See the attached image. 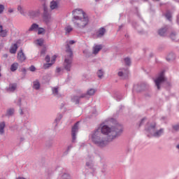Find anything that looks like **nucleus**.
Instances as JSON below:
<instances>
[{
	"instance_id": "f257e3e1",
	"label": "nucleus",
	"mask_w": 179,
	"mask_h": 179,
	"mask_svg": "<svg viewBox=\"0 0 179 179\" xmlns=\"http://www.w3.org/2000/svg\"><path fill=\"white\" fill-rule=\"evenodd\" d=\"M101 134L107 135L108 141L115 139L117 136H120L122 134V127L121 124H116L115 127H109L103 124L100 126Z\"/></svg>"
},
{
	"instance_id": "f03ea898",
	"label": "nucleus",
	"mask_w": 179,
	"mask_h": 179,
	"mask_svg": "<svg viewBox=\"0 0 179 179\" xmlns=\"http://www.w3.org/2000/svg\"><path fill=\"white\" fill-rule=\"evenodd\" d=\"M75 41L71 40L69 41V43L66 45V55L65 56L64 62V68L68 72H70L71 68H72V62H73V52L72 51V49L71 48L70 45L75 44Z\"/></svg>"
},
{
	"instance_id": "7ed1b4c3",
	"label": "nucleus",
	"mask_w": 179,
	"mask_h": 179,
	"mask_svg": "<svg viewBox=\"0 0 179 179\" xmlns=\"http://www.w3.org/2000/svg\"><path fill=\"white\" fill-rule=\"evenodd\" d=\"M90 22V20L89 16L84 15V17H81V18H78L76 21H73V23L77 29H86L87 26H89V23Z\"/></svg>"
},
{
	"instance_id": "20e7f679",
	"label": "nucleus",
	"mask_w": 179,
	"mask_h": 179,
	"mask_svg": "<svg viewBox=\"0 0 179 179\" xmlns=\"http://www.w3.org/2000/svg\"><path fill=\"white\" fill-rule=\"evenodd\" d=\"M92 142L101 148H103L107 143V141L103 140V136L99 132V130H96L92 135Z\"/></svg>"
},
{
	"instance_id": "39448f33",
	"label": "nucleus",
	"mask_w": 179,
	"mask_h": 179,
	"mask_svg": "<svg viewBox=\"0 0 179 179\" xmlns=\"http://www.w3.org/2000/svg\"><path fill=\"white\" fill-rule=\"evenodd\" d=\"M73 13V18L72 22H75L76 20H78V19H80L81 17H83L86 16L87 14L83 11V10L80 8H76L74 10L72 11Z\"/></svg>"
},
{
	"instance_id": "423d86ee",
	"label": "nucleus",
	"mask_w": 179,
	"mask_h": 179,
	"mask_svg": "<svg viewBox=\"0 0 179 179\" xmlns=\"http://www.w3.org/2000/svg\"><path fill=\"white\" fill-rule=\"evenodd\" d=\"M43 20L45 23H50V20H51V14L48 12V6L47 4H43Z\"/></svg>"
},
{
	"instance_id": "0eeeda50",
	"label": "nucleus",
	"mask_w": 179,
	"mask_h": 179,
	"mask_svg": "<svg viewBox=\"0 0 179 179\" xmlns=\"http://www.w3.org/2000/svg\"><path fill=\"white\" fill-rule=\"evenodd\" d=\"M89 96H90V90H87L86 94H82L80 96H74L72 98V101L76 104H79L82 99H87L89 100Z\"/></svg>"
},
{
	"instance_id": "6e6552de",
	"label": "nucleus",
	"mask_w": 179,
	"mask_h": 179,
	"mask_svg": "<svg viewBox=\"0 0 179 179\" xmlns=\"http://www.w3.org/2000/svg\"><path fill=\"white\" fill-rule=\"evenodd\" d=\"M79 132V122L75 123V124L71 128V136H72V142L75 143L76 141V134Z\"/></svg>"
},
{
	"instance_id": "1a4fd4ad",
	"label": "nucleus",
	"mask_w": 179,
	"mask_h": 179,
	"mask_svg": "<svg viewBox=\"0 0 179 179\" xmlns=\"http://www.w3.org/2000/svg\"><path fill=\"white\" fill-rule=\"evenodd\" d=\"M164 71H162L160 73L159 77L155 80V85L159 90H160V84L163 83L164 82Z\"/></svg>"
},
{
	"instance_id": "9d476101",
	"label": "nucleus",
	"mask_w": 179,
	"mask_h": 179,
	"mask_svg": "<svg viewBox=\"0 0 179 179\" xmlns=\"http://www.w3.org/2000/svg\"><path fill=\"white\" fill-rule=\"evenodd\" d=\"M101 50H103V45L94 44L92 47V54L94 55H97V54L100 52Z\"/></svg>"
},
{
	"instance_id": "9b49d317",
	"label": "nucleus",
	"mask_w": 179,
	"mask_h": 179,
	"mask_svg": "<svg viewBox=\"0 0 179 179\" xmlns=\"http://www.w3.org/2000/svg\"><path fill=\"white\" fill-rule=\"evenodd\" d=\"M16 89H17V83H10L8 87L6 88V91L10 92V93H13Z\"/></svg>"
},
{
	"instance_id": "f8f14e48",
	"label": "nucleus",
	"mask_w": 179,
	"mask_h": 179,
	"mask_svg": "<svg viewBox=\"0 0 179 179\" xmlns=\"http://www.w3.org/2000/svg\"><path fill=\"white\" fill-rule=\"evenodd\" d=\"M17 59L20 61V62H23V61L26 60V55H24L23 50L22 49H20V50L17 53Z\"/></svg>"
},
{
	"instance_id": "ddd939ff",
	"label": "nucleus",
	"mask_w": 179,
	"mask_h": 179,
	"mask_svg": "<svg viewBox=\"0 0 179 179\" xmlns=\"http://www.w3.org/2000/svg\"><path fill=\"white\" fill-rule=\"evenodd\" d=\"M52 94L53 96H55V97H61V94H59V87H52Z\"/></svg>"
},
{
	"instance_id": "4468645a",
	"label": "nucleus",
	"mask_w": 179,
	"mask_h": 179,
	"mask_svg": "<svg viewBox=\"0 0 179 179\" xmlns=\"http://www.w3.org/2000/svg\"><path fill=\"white\" fill-rule=\"evenodd\" d=\"M29 16H30V17L32 19H34V17H38V16H40V10H38L36 11H29Z\"/></svg>"
},
{
	"instance_id": "2eb2a0df",
	"label": "nucleus",
	"mask_w": 179,
	"mask_h": 179,
	"mask_svg": "<svg viewBox=\"0 0 179 179\" xmlns=\"http://www.w3.org/2000/svg\"><path fill=\"white\" fill-rule=\"evenodd\" d=\"M50 8L51 10L58 9V8H59V6H58V1H52L50 4Z\"/></svg>"
},
{
	"instance_id": "dca6fc26",
	"label": "nucleus",
	"mask_w": 179,
	"mask_h": 179,
	"mask_svg": "<svg viewBox=\"0 0 179 179\" xmlns=\"http://www.w3.org/2000/svg\"><path fill=\"white\" fill-rule=\"evenodd\" d=\"M105 34H106V29H104V27H101L96 32V37L98 38L103 37V36H104Z\"/></svg>"
},
{
	"instance_id": "f3484780",
	"label": "nucleus",
	"mask_w": 179,
	"mask_h": 179,
	"mask_svg": "<svg viewBox=\"0 0 179 179\" xmlns=\"http://www.w3.org/2000/svg\"><path fill=\"white\" fill-rule=\"evenodd\" d=\"M118 76H121L122 79H127L128 77V71L127 69L123 70V71L118 72Z\"/></svg>"
},
{
	"instance_id": "a211bd4d",
	"label": "nucleus",
	"mask_w": 179,
	"mask_h": 179,
	"mask_svg": "<svg viewBox=\"0 0 179 179\" xmlns=\"http://www.w3.org/2000/svg\"><path fill=\"white\" fill-rule=\"evenodd\" d=\"M6 36H8V30L3 29V27L0 25V36L6 37Z\"/></svg>"
},
{
	"instance_id": "6ab92c4d",
	"label": "nucleus",
	"mask_w": 179,
	"mask_h": 179,
	"mask_svg": "<svg viewBox=\"0 0 179 179\" xmlns=\"http://www.w3.org/2000/svg\"><path fill=\"white\" fill-rule=\"evenodd\" d=\"M55 56H54L52 57V59L51 60V63H47L43 64V68L44 69H48V68L51 67L52 66V64H54V62H55Z\"/></svg>"
},
{
	"instance_id": "aec40b11",
	"label": "nucleus",
	"mask_w": 179,
	"mask_h": 179,
	"mask_svg": "<svg viewBox=\"0 0 179 179\" xmlns=\"http://www.w3.org/2000/svg\"><path fill=\"white\" fill-rule=\"evenodd\" d=\"M5 122H0V135H3L5 134V127H6Z\"/></svg>"
},
{
	"instance_id": "412c9836",
	"label": "nucleus",
	"mask_w": 179,
	"mask_h": 179,
	"mask_svg": "<svg viewBox=\"0 0 179 179\" xmlns=\"http://www.w3.org/2000/svg\"><path fill=\"white\" fill-rule=\"evenodd\" d=\"M15 114V108H11L7 110L6 115L7 117H12Z\"/></svg>"
},
{
	"instance_id": "4be33fe9",
	"label": "nucleus",
	"mask_w": 179,
	"mask_h": 179,
	"mask_svg": "<svg viewBox=\"0 0 179 179\" xmlns=\"http://www.w3.org/2000/svg\"><path fill=\"white\" fill-rule=\"evenodd\" d=\"M16 51H17V43H15L13 45L11 46L10 48V54H16Z\"/></svg>"
},
{
	"instance_id": "5701e85b",
	"label": "nucleus",
	"mask_w": 179,
	"mask_h": 179,
	"mask_svg": "<svg viewBox=\"0 0 179 179\" xmlns=\"http://www.w3.org/2000/svg\"><path fill=\"white\" fill-rule=\"evenodd\" d=\"M33 89H35V90L40 89V81H38V80H36L33 82Z\"/></svg>"
},
{
	"instance_id": "b1692460",
	"label": "nucleus",
	"mask_w": 179,
	"mask_h": 179,
	"mask_svg": "<svg viewBox=\"0 0 179 179\" xmlns=\"http://www.w3.org/2000/svg\"><path fill=\"white\" fill-rule=\"evenodd\" d=\"M38 29V24L36 23H34L31 25L29 29H28V31H34Z\"/></svg>"
},
{
	"instance_id": "393cba45",
	"label": "nucleus",
	"mask_w": 179,
	"mask_h": 179,
	"mask_svg": "<svg viewBox=\"0 0 179 179\" xmlns=\"http://www.w3.org/2000/svg\"><path fill=\"white\" fill-rule=\"evenodd\" d=\"M17 68H19V64H17V62L13 63L10 66L11 72H15V71H17Z\"/></svg>"
},
{
	"instance_id": "a878e982",
	"label": "nucleus",
	"mask_w": 179,
	"mask_h": 179,
	"mask_svg": "<svg viewBox=\"0 0 179 179\" xmlns=\"http://www.w3.org/2000/svg\"><path fill=\"white\" fill-rule=\"evenodd\" d=\"M72 30H73V28H72V27L71 25H68L67 27H66L64 28L66 36H68V34H69V33H71V31H72Z\"/></svg>"
},
{
	"instance_id": "bb28decb",
	"label": "nucleus",
	"mask_w": 179,
	"mask_h": 179,
	"mask_svg": "<svg viewBox=\"0 0 179 179\" xmlns=\"http://www.w3.org/2000/svg\"><path fill=\"white\" fill-rule=\"evenodd\" d=\"M83 55L85 58H90V51L89 49H85L83 50Z\"/></svg>"
},
{
	"instance_id": "cd10ccee",
	"label": "nucleus",
	"mask_w": 179,
	"mask_h": 179,
	"mask_svg": "<svg viewBox=\"0 0 179 179\" xmlns=\"http://www.w3.org/2000/svg\"><path fill=\"white\" fill-rule=\"evenodd\" d=\"M167 31V29L163 28L159 30L158 33L159 36H166V33Z\"/></svg>"
},
{
	"instance_id": "c85d7f7f",
	"label": "nucleus",
	"mask_w": 179,
	"mask_h": 179,
	"mask_svg": "<svg viewBox=\"0 0 179 179\" xmlns=\"http://www.w3.org/2000/svg\"><path fill=\"white\" fill-rule=\"evenodd\" d=\"M162 135H163V129H161L159 131H156L154 134V136H157V137L162 136Z\"/></svg>"
},
{
	"instance_id": "c756f323",
	"label": "nucleus",
	"mask_w": 179,
	"mask_h": 179,
	"mask_svg": "<svg viewBox=\"0 0 179 179\" xmlns=\"http://www.w3.org/2000/svg\"><path fill=\"white\" fill-rule=\"evenodd\" d=\"M45 33V29L43 27L38 28V34H44Z\"/></svg>"
},
{
	"instance_id": "7c9ffc66",
	"label": "nucleus",
	"mask_w": 179,
	"mask_h": 179,
	"mask_svg": "<svg viewBox=\"0 0 179 179\" xmlns=\"http://www.w3.org/2000/svg\"><path fill=\"white\" fill-rule=\"evenodd\" d=\"M62 179H72V177H71V175L68 173H64L62 176Z\"/></svg>"
},
{
	"instance_id": "2f4dec72",
	"label": "nucleus",
	"mask_w": 179,
	"mask_h": 179,
	"mask_svg": "<svg viewBox=\"0 0 179 179\" xmlns=\"http://www.w3.org/2000/svg\"><path fill=\"white\" fill-rule=\"evenodd\" d=\"M98 78L99 79H101L104 75V72H103V70H99L97 72Z\"/></svg>"
},
{
	"instance_id": "473e14b6",
	"label": "nucleus",
	"mask_w": 179,
	"mask_h": 179,
	"mask_svg": "<svg viewBox=\"0 0 179 179\" xmlns=\"http://www.w3.org/2000/svg\"><path fill=\"white\" fill-rule=\"evenodd\" d=\"M15 103L19 107H22V98H18L17 101H15Z\"/></svg>"
},
{
	"instance_id": "72a5a7b5",
	"label": "nucleus",
	"mask_w": 179,
	"mask_h": 179,
	"mask_svg": "<svg viewBox=\"0 0 179 179\" xmlns=\"http://www.w3.org/2000/svg\"><path fill=\"white\" fill-rule=\"evenodd\" d=\"M17 10L20 12L21 15H24V11L23 10V8H22V6H17Z\"/></svg>"
},
{
	"instance_id": "f704fd0d",
	"label": "nucleus",
	"mask_w": 179,
	"mask_h": 179,
	"mask_svg": "<svg viewBox=\"0 0 179 179\" xmlns=\"http://www.w3.org/2000/svg\"><path fill=\"white\" fill-rule=\"evenodd\" d=\"M124 62L126 65H131V59H129V57L124 58Z\"/></svg>"
},
{
	"instance_id": "c9c22d12",
	"label": "nucleus",
	"mask_w": 179,
	"mask_h": 179,
	"mask_svg": "<svg viewBox=\"0 0 179 179\" xmlns=\"http://www.w3.org/2000/svg\"><path fill=\"white\" fill-rule=\"evenodd\" d=\"M37 43H38V45H39L41 47L43 44H44V39L43 38L37 39Z\"/></svg>"
},
{
	"instance_id": "e433bc0d",
	"label": "nucleus",
	"mask_w": 179,
	"mask_h": 179,
	"mask_svg": "<svg viewBox=\"0 0 179 179\" xmlns=\"http://www.w3.org/2000/svg\"><path fill=\"white\" fill-rule=\"evenodd\" d=\"M61 120H62V114H59L57 115V117L55 119V121L57 123L59 122V121H61Z\"/></svg>"
},
{
	"instance_id": "4c0bfd02",
	"label": "nucleus",
	"mask_w": 179,
	"mask_h": 179,
	"mask_svg": "<svg viewBox=\"0 0 179 179\" xmlns=\"http://www.w3.org/2000/svg\"><path fill=\"white\" fill-rule=\"evenodd\" d=\"M166 19H168V20H171V12H167L165 15Z\"/></svg>"
},
{
	"instance_id": "58836bf2",
	"label": "nucleus",
	"mask_w": 179,
	"mask_h": 179,
	"mask_svg": "<svg viewBox=\"0 0 179 179\" xmlns=\"http://www.w3.org/2000/svg\"><path fill=\"white\" fill-rule=\"evenodd\" d=\"M3 10H5V6L0 4V15L3 13Z\"/></svg>"
},
{
	"instance_id": "ea45409f",
	"label": "nucleus",
	"mask_w": 179,
	"mask_h": 179,
	"mask_svg": "<svg viewBox=\"0 0 179 179\" xmlns=\"http://www.w3.org/2000/svg\"><path fill=\"white\" fill-rule=\"evenodd\" d=\"M170 37H171V38L172 40H176L177 36H176V33L172 32V33L171 34Z\"/></svg>"
},
{
	"instance_id": "a19ab883",
	"label": "nucleus",
	"mask_w": 179,
	"mask_h": 179,
	"mask_svg": "<svg viewBox=\"0 0 179 179\" xmlns=\"http://www.w3.org/2000/svg\"><path fill=\"white\" fill-rule=\"evenodd\" d=\"M96 92H97V90H96V89H91V90H90V96L94 95V94L96 93Z\"/></svg>"
},
{
	"instance_id": "79ce46f5",
	"label": "nucleus",
	"mask_w": 179,
	"mask_h": 179,
	"mask_svg": "<svg viewBox=\"0 0 179 179\" xmlns=\"http://www.w3.org/2000/svg\"><path fill=\"white\" fill-rule=\"evenodd\" d=\"M29 71H31V72H34L36 71V67L32 65L29 67Z\"/></svg>"
},
{
	"instance_id": "37998d69",
	"label": "nucleus",
	"mask_w": 179,
	"mask_h": 179,
	"mask_svg": "<svg viewBox=\"0 0 179 179\" xmlns=\"http://www.w3.org/2000/svg\"><path fill=\"white\" fill-rule=\"evenodd\" d=\"M50 55H46V57H45V61L47 63H49V62H50Z\"/></svg>"
},
{
	"instance_id": "c03bdc74",
	"label": "nucleus",
	"mask_w": 179,
	"mask_h": 179,
	"mask_svg": "<svg viewBox=\"0 0 179 179\" xmlns=\"http://www.w3.org/2000/svg\"><path fill=\"white\" fill-rule=\"evenodd\" d=\"M85 166L87 167V169L89 170V169H90V162H86Z\"/></svg>"
},
{
	"instance_id": "a18cd8bd",
	"label": "nucleus",
	"mask_w": 179,
	"mask_h": 179,
	"mask_svg": "<svg viewBox=\"0 0 179 179\" xmlns=\"http://www.w3.org/2000/svg\"><path fill=\"white\" fill-rule=\"evenodd\" d=\"M45 48H43V49H42L41 50V55H45Z\"/></svg>"
},
{
	"instance_id": "49530a36",
	"label": "nucleus",
	"mask_w": 179,
	"mask_h": 179,
	"mask_svg": "<svg viewBox=\"0 0 179 179\" xmlns=\"http://www.w3.org/2000/svg\"><path fill=\"white\" fill-rule=\"evenodd\" d=\"M22 72L24 73V75H26V73L27 72V70H26V68L22 69Z\"/></svg>"
},
{
	"instance_id": "de8ad7c7",
	"label": "nucleus",
	"mask_w": 179,
	"mask_h": 179,
	"mask_svg": "<svg viewBox=\"0 0 179 179\" xmlns=\"http://www.w3.org/2000/svg\"><path fill=\"white\" fill-rule=\"evenodd\" d=\"M61 71H62V69L61 68H57L56 69L57 73H59V72H61Z\"/></svg>"
},
{
	"instance_id": "09e8293b",
	"label": "nucleus",
	"mask_w": 179,
	"mask_h": 179,
	"mask_svg": "<svg viewBox=\"0 0 179 179\" xmlns=\"http://www.w3.org/2000/svg\"><path fill=\"white\" fill-rule=\"evenodd\" d=\"M173 129H175L176 131H178V129H179V125L173 126Z\"/></svg>"
},
{
	"instance_id": "8fccbe9b",
	"label": "nucleus",
	"mask_w": 179,
	"mask_h": 179,
	"mask_svg": "<svg viewBox=\"0 0 179 179\" xmlns=\"http://www.w3.org/2000/svg\"><path fill=\"white\" fill-rule=\"evenodd\" d=\"M72 148H73V146L72 145H70L68 146L67 150L69 151L70 150L72 149Z\"/></svg>"
},
{
	"instance_id": "3c124183",
	"label": "nucleus",
	"mask_w": 179,
	"mask_h": 179,
	"mask_svg": "<svg viewBox=\"0 0 179 179\" xmlns=\"http://www.w3.org/2000/svg\"><path fill=\"white\" fill-rule=\"evenodd\" d=\"M8 13H13V8H8Z\"/></svg>"
},
{
	"instance_id": "603ef678",
	"label": "nucleus",
	"mask_w": 179,
	"mask_h": 179,
	"mask_svg": "<svg viewBox=\"0 0 179 179\" xmlns=\"http://www.w3.org/2000/svg\"><path fill=\"white\" fill-rule=\"evenodd\" d=\"M24 141V137L20 138V142H23Z\"/></svg>"
},
{
	"instance_id": "864d4df0",
	"label": "nucleus",
	"mask_w": 179,
	"mask_h": 179,
	"mask_svg": "<svg viewBox=\"0 0 179 179\" xmlns=\"http://www.w3.org/2000/svg\"><path fill=\"white\" fill-rule=\"evenodd\" d=\"M156 127V124H155L154 125H152V126H150V129H155V128Z\"/></svg>"
},
{
	"instance_id": "5fc2aeb1",
	"label": "nucleus",
	"mask_w": 179,
	"mask_h": 179,
	"mask_svg": "<svg viewBox=\"0 0 179 179\" xmlns=\"http://www.w3.org/2000/svg\"><path fill=\"white\" fill-rule=\"evenodd\" d=\"M20 115H23V114H24L23 110L20 109Z\"/></svg>"
},
{
	"instance_id": "6e6d98bb",
	"label": "nucleus",
	"mask_w": 179,
	"mask_h": 179,
	"mask_svg": "<svg viewBox=\"0 0 179 179\" xmlns=\"http://www.w3.org/2000/svg\"><path fill=\"white\" fill-rule=\"evenodd\" d=\"M4 58H8V55L6 54L3 55Z\"/></svg>"
},
{
	"instance_id": "4d7b16f0",
	"label": "nucleus",
	"mask_w": 179,
	"mask_h": 179,
	"mask_svg": "<svg viewBox=\"0 0 179 179\" xmlns=\"http://www.w3.org/2000/svg\"><path fill=\"white\" fill-rule=\"evenodd\" d=\"M96 1H99V0H95Z\"/></svg>"
},
{
	"instance_id": "13d9d810",
	"label": "nucleus",
	"mask_w": 179,
	"mask_h": 179,
	"mask_svg": "<svg viewBox=\"0 0 179 179\" xmlns=\"http://www.w3.org/2000/svg\"><path fill=\"white\" fill-rule=\"evenodd\" d=\"M145 1H148V0H145Z\"/></svg>"
},
{
	"instance_id": "bf43d9fd",
	"label": "nucleus",
	"mask_w": 179,
	"mask_h": 179,
	"mask_svg": "<svg viewBox=\"0 0 179 179\" xmlns=\"http://www.w3.org/2000/svg\"><path fill=\"white\" fill-rule=\"evenodd\" d=\"M157 1H159V0H157Z\"/></svg>"
}]
</instances>
